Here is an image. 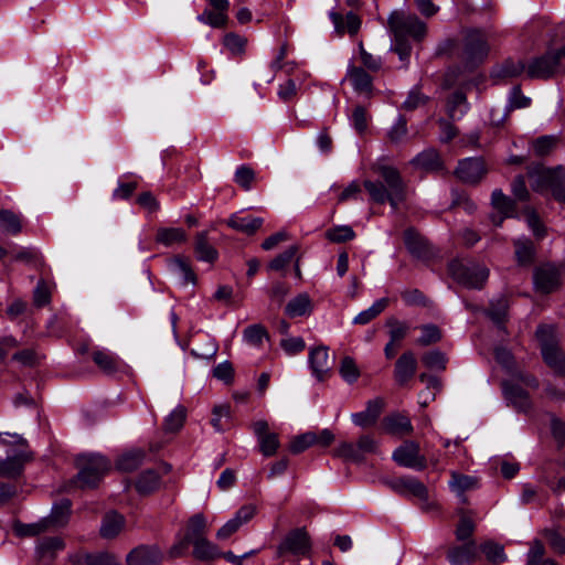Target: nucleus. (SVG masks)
<instances>
[{"instance_id":"obj_1","label":"nucleus","mask_w":565,"mask_h":565,"mask_svg":"<svg viewBox=\"0 0 565 565\" xmlns=\"http://www.w3.org/2000/svg\"><path fill=\"white\" fill-rule=\"evenodd\" d=\"M373 170L381 180H365L363 183L371 201L377 204L390 203L393 211H397L406 200V184L399 171L387 164H377Z\"/></svg>"},{"instance_id":"obj_2","label":"nucleus","mask_w":565,"mask_h":565,"mask_svg":"<svg viewBox=\"0 0 565 565\" xmlns=\"http://www.w3.org/2000/svg\"><path fill=\"white\" fill-rule=\"evenodd\" d=\"M79 469L74 482L82 489L94 488L109 470V461L100 455L79 456L76 460Z\"/></svg>"},{"instance_id":"obj_3","label":"nucleus","mask_w":565,"mask_h":565,"mask_svg":"<svg viewBox=\"0 0 565 565\" xmlns=\"http://www.w3.org/2000/svg\"><path fill=\"white\" fill-rule=\"evenodd\" d=\"M536 338L540 341L545 363L555 373L565 375V355L557 345L555 328L548 324L540 326L536 330Z\"/></svg>"},{"instance_id":"obj_4","label":"nucleus","mask_w":565,"mask_h":565,"mask_svg":"<svg viewBox=\"0 0 565 565\" xmlns=\"http://www.w3.org/2000/svg\"><path fill=\"white\" fill-rule=\"evenodd\" d=\"M388 28L394 36H411L415 41H422L427 33V25L414 13L393 11L388 17Z\"/></svg>"},{"instance_id":"obj_5","label":"nucleus","mask_w":565,"mask_h":565,"mask_svg":"<svg viewBox=\"0 0 565 565\" xmlns=\"http://www.w3.org/2000/svg\"><path fill=\"white\" fill-rule=\"evenodd\" d=\"M448 269L452 278L467 288L481 289L489 277L486 266L472 262L456 259L449 263Z\"/></svg>"},{"instance_id":"obj_6","label":"nucleus","mask_w":565,"mask_h":565,"mask_svg":"<svg viewBox=\"0 0 565 565\" xmlns=\"http://www.w3.org/2000/svg\"><path fill=\"white\" fill-rule=\"evenodd\" d=\"M489 53L486 35L479 30L467 32L459 57L466 67H473L481 63Z\"/></svg>"},{"instance_id":"obj_7","label":"nucleus","mask_w":565,"mask_h":565,"mask_svg":"<svg viewBox=\"0 0 565 565\" xmlns=\"http://www.w3.org/2000/svg\"><path fill=\"white\" fill-rule=\"evenodd\" d=\"M565 57V46L547 51L543 56L534 58L526 68L530 78L545 79L553 76L561 67V61Z\"/></svg>"},{"instance_id":"obj_8","label":"nucleus","mask_w":565,"mask_h":565,"mask_svg":"<svg viewBox=\"0 0 565 565\" xmlns=\"http://www.w3.org/2000/svg\"><path fill=\"white\" fill-rule=\"evenodd\" d=\"M311 551V540L305 527H297L286 534L277 546V556L291 554L297 557L308 556Z\"/></svg>"},{"instance_id":"obj_9","label":"nucleus","mask_w":565,"mask_h":565,"mask_svg":"<svg viewBox=\"0 0 565 565\" xmlns=\"http://www.w3.org/2000/svg\"><path fill=\"white\" fill-rule=\"evenodd\" d=\"M527 175L532 189L536 192H543L556 181H565V168L563 166L546 168L541 163H535L527 167Z\"/></svg>"},{"instance_id":"obj_10","label":"nucleus","mask_w":565,"mask_h":565,"mask_svg":"<svg viewBox=\"0 0 565 565\" xmlns=\"http://www.w3.org/2000/svg\"><path fill=\"white\" fill-rule=\"evenodd\" d=\"M384 484L391 490L403 497H414L423 501L426 507L428 503V489L427 487L415 477L404 476L397 478L385 479Z\"/></svg>"},{"instance_id":"obj_11","label":"nucleus","mask_w":565,"mask_h":565,"mask_svg":"<svg viewBox=\"0 0 565 565\" xmlns=\"http://www.w3.org/2000/svg\"><path fill=\"white\" fill-rule=\"evenodd\" d=\"M533 282L536 291L552 294L562 285L561 269L552 263L542 264L534 269Z\"/></svg>"},{"instance_id":"obj_12","label":"nucleus","mask_w":565,"mask_h":565,"mask_svg":"<svg viewBox=\"0 0 565 565\" xmlns=\"http://www.w3.org/2000/svg\"><path fill=\"white\" fill-rule=\"evenodd\" d=\"M392 458L401 467L419 471L427 467V460L426 457L420 454L419 444L413 440H407L397 447Z\"/></svg>"},{"instance_id":"obj_13","label":"nucleus","mask_w":565,"mask_h":565,"mask_svg":"<svg viewBox=\"0 0 565 565\" xmlns=\"http://www.w3.org/2000/svg\"><path fill=\"white\" fill-rule=\"evenodd\" d=\"M163 553L156 544H141L132 548L126 556L127 565H161Z\"/></svg>"},{"instance_id":"obj_14","label":"nucleus","mask_w":565,"mask_h":565,"mask_svg":"<svg viewBox=\"0 0 565 565\" xmlns=\"http://www.w3.org/2000/svg\"><path fill=\"white\" fill-rule=\"evenodd\" d=\"M252 429L257 437L259 450L265 457L274 456L279 446V438L276 433L269 431V425L266 420L259 419L252 424Z\"/></svg>"},{"instance_id":"obj_15","label":"nucleus","mask_w":565,"mask_h":565,"mask_svg":"<svg viewBox=\"0 0 565 565\" xmlns=\"http://www.w3.org/2000/svg\"><path fill=\"white\" fill-rule=\"evenodd\" d=\"M455 173L462 182L477 184L486 175L487 169L481 158H466L459 161Z\"/></svg>"},{"instance_id":"obj_16","label":"nucleus","mask_w":565,"mask_h":565,"mask_svg":"<svg viewBox=\"0 0 565 565\" xmlns=\"http://www.w3.org/2000/svg\"><path fill=\"white\" fill-rule=\"evenodd\" d=\"M309 364L317 380H324L333 365V359L330 358L328 348L320 345L311 349L309 352Z\"/></svg>"},{"instance_id":"obj_17","label":"nucleus","mask_w":565,"mask_h":565,"mask_svg":"<svg viewBox=\"0 0 565 565\" xmlns=\"http://www.w3.org/2000/svg\"><path fill=\"white\" fill-rule=\"evenodd\" d=\"M417 360L412 351L404 352L395 362L394 379L399 386H405L414 377Z\"/></svg>"},{"instance_id":"obj_18","label":"nucleus","mask_w":565,"mask_h":565,"mask_svg":"<svg viewBox=\"0 0 565 565\" xmlns=\"http://www.w3.org/2000/svg\"><path fill=\"white\" fill-rule=\"evenodd\" d=\"M404 243L407 250L416 258L425 259L431 255L427 239L414 228L404 232Z\"/></svg>"},{"instance_id":"obj_19","label":"nucleus","mask_w":565,"mask_h":565,"mask_svg":"<svg viewBox=\"0 0 565 565\" xmlns=\"http://www.w3.org/2000/svg\"><path fill=\"white\" fill-rule=\"evenodd\" d=\"M382 426L385 433L393 436H405L413 433L411 418L403 413H393L383 418Z\"/></svg>"},{"instance_id":"obj_20","label":"nucleus","mask_w":565,"mask_h":565,"mask_svg":"<svg viewBox=\"0 0 565 565\" xmlns=\"http://www.w3.org/2000/svg\"><path fill=\"white\" fill-rule=\"evenodd\" d=\"M505 398L520 412H527L532 407L529 394L516 383L505 381L502 383Z\"/></svg>"},{"instance_id":"obj_21","label":"nucleus","mask_w":565,"mask_h":565,"mask_svg":"<svg viewBox=\"0 0 565 565\" xmlns=\"http://www.w3.org/2000/svg\"><path fill=\"white\" fill-rule=\"evenodd\" d=\"M384 402L381 398H374L367 402L366 408L360 413L352 414V422L362 428L373 426L379 419Z\"/></svg>"},{"instance_id":"obj_22","label":"nucleus","mask_w":565,"mask_h":565,"mask_svg":"<svg viewBox=\"0 0 565 565\" xmlns=\"http://www.w3.org/2000/svg\"><path fill=\"white\" fill-rule=\"evenodd\" d=\"M92 360L105 374H114L121 367V360L108 349L96 348L92 351Z\"/></svg>"},{"instance_id":"obj_23","label":"nucleus","mask_w":565,"mask_h":565,"mask_svg":"<svg viewBox=\"0 0 565 565\" xmlns=\"http://www.w3.org/2000/svg\"><path fill=\"white\" fill-rule=\"evenodd\" d=\"M330 19L339 34H356L361 26L360 18L353 12H348L345 15H342L339 12L332 11L330 12Z\"/></svg>"},{"instance_id":"obj_24","label":"nucleus","mask_w":565,"mask_h":565,"mask_svg":"<svg viewBox=\"0 0 565 565\" xmlns=\"http://www.w3.org/2000/svg\"><path fill=\"white\" fill-rule=\"evenodd\" d=\"M477 558V545L469 541L461 546L451 547L447 553V559L451 565H463L475 562Z\"/></svg>"},{"instance_id":"obj_25","label":"nucleus","mask_w":565,"mask_h":565,"mask_svg":"<svg viewBox=\"0 0 565 565\" xmlns=\"http://www.w3.org/2000/svg\"><path fill=\"white\" fill-rule=\"evenodd\" d=\"M264 220L262 217H254L250 215L241 216L238 214H233L227 221L226 224L238 232H242L246 235L255 234L263 225Z\"/></svg>"},{"instance_id":"obj_26","label":"nucleus","mask_w":565,"mask_h":565,"mask_svg":"<svg viewBox=\"0 0 565 565\" xmlns=\"http://www.w3.org/2000/svg\"><path fill=\"white\" fill-rule=\"evenodd\" d=\"M347 77L351 82L354 90L360 94H370L372 92L373 78L371 75L362 67L350 66L348 68Z\"/></svg>"},{"instance_id":"obj_27","label":"nucleus","mask_w":565,"mask_h":565,"mask_svg":"<svg viewBox=\"0 0 565 565\" xmlns=\"http://www.w3.org/2000/svg\"><path fill=\"white\" fill-rule=\"evenodd\" d=\"M28 460H30V455L23 451L0 460V477L13 478L19 476Z\"/></svg>"},{"instance_id":"obj_28","label":"nucleus","mask_w":565,"mask_h":565,"mask_svg":"<svg viewBox=\"0 0 565 565\" xmlns=\"http://www.w3.org/2000/svg\"><path fill=\"white\" fill-rule=\"evenodd\" d=\"M207 533V522L206 518L202 513H196L192 515L186 524V530L184 534V539L190 542V544L200 541V539H205Z\"/></svg>"},{"instance_id":"obj_29","label":"nucleus","mask_w":565,"mask_h":565,"mask_svg":"<svg viewBox=\"0 0 565 565\" xmlns=\"http://www.w3.org/2000/svg\"><path fill=\"white\" fill-rule=\"evenodd\" d=\"M449 487L457 494V497H459L462 503H467L465 492L476 489L478 487V480L471 476L452 472Z\"/></svg>"},{"instance_id":"obj_30","label":"nucleus","mask_w":565,"mask_h":565,"mask_svg":"<svg viewBox=\"0 0 565 565\" xmlns=\"http://www.w3.org/2000/svg\"><path fill=\"white\" fill-rule=\"evenodd\" d=\"M125 526V518L117 512L107 513L100 525V535L104 539L111 540L115 539Z\"/></svg>"},{"instance_id":"obj_31","label":"nucleus","mask_w":565,"mask_h":565,"mask_svg":"<svg viewBox=\"0 0 565 565\" xmlns=\"http://www.w3.org/2000/svg\"><path fill=\"white\" fill-rule=\"evenodd\" d=\"M412 164L425 171H439L443 169V161L437 150L429 148L418 153Z\"/></svg>"},{"instance_id":"obj_32","label":"nucleus","mask_w":565,"mask_h":565,"mask_svg":"<svg viewBox=\"0 0 565 565\" xmlns=\"http://www.w3.org/2000/svg\"><path fill=\"white\" fill-rule=\"evenodd\" d=\"M312 310L311 299L308 294L302 292L292 298L286 306L285 312L290 318L309 315Z\"/></svg>"},{"instance_id":"obj_33","label":"nucleus","mask_w":565,"mask_h":565,"mask_svg":"<svg viewBox=\"0 0 565 565\" xmlns=\"http://www.w3.org/2000/svg\"><path fill=\"white\" fill-rule=\"evenodd\" d=\"M194 250L199 260L213 263L217 258V250L209 243L207 233L200 232L195 236Z\"/></svg>"},{"instance_id":"obj_34","label":"nucleus","mask_w":565,"mask_h":565,"mask_svg":"<svg viewBox=\"0 0 565 565\" xmlns=\"http://www.w3.org/2000/svg\"><path fill=\"white\" fill-rule=\"evenodd\" d=\"M186 238V233L181 227H159L156 234V242L168 247L184 243Z\"/></svg>"},{"instance_id":"obj_35","label":"nucleus","mask_w":565,"mask_h":565,"mask_svg":"<svg viewBox=\"0 0 565 565\" xmlns=\"http://www.w3.org/2000/svg\"><path fill=\"white\" fill-rule=\"evenodd\" d=\"M71 511V502L67 499L62 500L52 508L51 514L44 518L50 529L60 527L67 523Z\"/></svg>"},{"instance_id":"obj_36","label":"nucleus","mask_w":565,"mask_h":565,"mask_svg":"<svg viewBox=\"0 0 565 565\" xmlns=\"http://www.w3.org/2000/svg\"><path fill=\"white\" fill-rule=\"evenodd\" d=\"M160 487V476L156 470L149 469L142 472L137 482L136 489L141 494H148Z\"/></svg>"},{"instance_id":"obj_37","label":"nucleus","mask_w":565,"mask_h":565,"mask_svg":"<svg viewBox=\"0 0 565 565\" xmlns=\"http://www.w3.org/2000/svg\"><path fill=\"white\" fill-rule=\"evenodd\" d=\"M191 545H193V556L196 559L209 561L216 558L221 555V552L218 551L217 546L207 541L206 537L200 539V541H196Z\"/></svg>"},{"instance_id":"obj_38","label":"nucleus","mask_w":565,"mask_h":565,"mask_svg":"<svg viewBox=\"0 0 565 565\" xmlns=\"http://www.w3.org/2000/svg\"><path fill=\"white\" fill-rule=\"evenodd\" d=\"M145 452L140 449L124 454L117 460V468L125 472L136 470L143 461Z\"/></svg>"},{"instance_id":"obj_39","label":"nucleus","mask_w":565,"mask_h":565,"mask_svg":"<svg viewBox=\"0 0 565 565\" xmlns=\"http://www.w3.org/2000/svg\"><path fill=\"white\" fill-rule=\"evenodd\" d=\"M480 551L484 554L486 558L494 564H501L507 561L503 545L493 541H487L480 545Z\"/></svg>"},{"instance_id":"obj_40","label":"nucleus","mask_w":565,"mask_h":565,"mask_svg":"<svg viewBox=\"0 0 565 565\" xmlns=\"http://www.w3.org/2000/svg\"><path fill=\"white\" fill-rule=\"evenodd\" d=\"M525 68V64L521 60H507L494 72L499 78H512L521 75Z\"/></svg>"},{"instance_id":"obj_41","label":"nucleus","mask_w":565,"mask_h":565,"mask_svg":"<svg viewBox=\"0 0 565 565\" xmlns=\"http://www.w3.org/2000/svg\"><path fill=\"white\" fill-rule=\"evenodd\" d=\"M388 305L387 298H381L376 300L370 308L361 311L354 319L355 324H366L374 318H376Z\"/></svg>"},{"instance_id":"obj_42","label":"nucleus","mask_w":565,"mask_h":565,"mask_svg":"<svg viewBox=\"0 0 565 565\" xmlns=\"http://www.w3.org/2000/svg\"><path fill=\"white\" fill-rule=\"evenodd\" d=\"M186 418V409L178 405L164 419L163 428L166 431L175 433L180 430Z\"/></svg>"},{"instance_id":"obj_43","label":"nucleus","mask_w":565,"mask_h":565,"mask_svg":"<svg viewBox=\"0 0 565 565\" xmlns=\"http://www.w3.org/2000/svg\"><path fill=\"white\" fill-rule=\"evenodd\" d=\"M22 225L19 216L11 211H0V230L17 235L21 232Z\"/></svg>"},{"instance_id":"obj_44","label":"nucleus","mask_w":565,"mask_h":565,"mask_svg":"<svg viewBox=\"0 0 565 565\" xmlns=\"http://www.w3.org/2000/svg\"><path fill=\"white\" fill-rule=\"evenodd\" d=\"M298 253V246L291 245L285 249L281 254L277 255L269 264L268 269L280 271L284 270L296 257Z\"/></svg>"},{"instance_id":"obj_45","label":"nucleus","mask_w":565,"mask_h":565,"mask_svg":"<svg viewBox=\"0 0 565 565\" xmlns=\"http://www.w3.org/2000/svg\"><path fill=\"white\" fill-rule=\"evenodd\" d=\"M243 337L247 343L255 347L262 345L263 341L269 338L266 328L259 323L248 326L244 330Z\"/></svg>"},{"instance_id":"obj_46","label":"nucleus","mask_w":565,"mask_h":565,"mask_svg":"<svg viewBox=\"0 0 565 565\" xmlns=\"http://www.w3.org/2000/svg\"><path fill=\"white\" fill-rule=\"evenodd\" d=\"M491 202L495 210L504 216H512L514 211V202L507 196L501 190L497 189L492 192Z\"/></svg>"},{"instance_id":"obj_47","label":"nucleus","mask_w":565,"mask_h":565,"mask_svg":"<svg viewBox=\"0 0 565 565\" xmlns=\"http://www.w3.org/2000/svg\"><path fill=\"white\" fill-rule=\"evenodd\" d=\"M49 530H51V529L47 524V521H45V519H42L35 523H30V524L18 523L14 525V531L19 536H36V535L44 533Z\"/></svg>"},{"instance_id":"obj_48","label":"nucleus","mask_w":565,"mask_h":565,"mask_svg":"<svg viewBox=\"0 0 565 565\" xmlns=\"http://www.w3.org/2000/svg\"><path fill=\"white\" fill-rule=\"evenodd\" d=\"M334 456L353 462H362L363 456L360 454L356 444L343 441L333 451Z\"/></svg>"},{"instance_id":"obj_49","label":"nucleus","mask_w":565,"mask_h":565,"mask_svg":"<svg viewBox=\"0 0 565 565\" xmlns=\"http://www.w3.org/2000/svg\"><path fill=\"white\" fill-rule=\"evenodd\" d=\"M339 372L342 379L349 384L356 382L360 377V370L351 356H344L341 360Z\"/></svg>"},{"instance_id":"obj_50","label":"nucleus","mask_w":565,"mask_h":565,"mask_svg":"<svg viewBox=\"0 0 565 565\" xmlns=\"http://www.w3.org/2000/svg\"><path fill=\"white\" fill-rule=\"evenodd\" d=\"M459 514L460 520L455 534L458 541H466L473 534L476 525L473 520L467 515L465 511L460 510Z\"/></svg>"},{"instance_id":"obj_51","label":"nucleus","mask_w":565,"mask_h":565,"mask_svg":"<svg viewBox=\"0 0 565 565\" xmlns=\"http://www.w3.org/2000/svg\"><path fill=\"white\" fill-rule=\"evenodd\" d=\"M217 352V344L214 339L205 337L202 344H194L191 349V354L199 359H211Z\"/></svg>"},{"instance_id":"obj_52","label":"nucleus","mask_w":565,"mask_h":565,"mask_svg":"<svg viewBox=\"0 0 565 565\" xmlns=\"http://www.w3.org/2000/svg\"><path fill=\"white\" fill-rule=\"evenodd\" d=\"M388 327L390 339L393 342L399 343L408 333L411 327L405 321H399L395 318H390L386 322Z\"/></svg>"},{"instance_id":"obj_53","label":"nucleus","mask_w":565,"mask_h":565,"mask_svg":"<svg viewBox=\"0 0 565 565\" xmlns=\"http://www.w3.org/2000/svg\"><path fill=\"white\" fill-rule=\"evenodd\" d=\"M515 255L521 265H529L534 258V246L527 239H519L514 243Z\"/></svg>"},{"instance_id":"obj_54","label":"nucleus","mask_w":565,"mask_h":565,"mask_svg":"<svg viewBox=\"0 0 565 565\" xmlns=\"http://www.w3.org/2000/svg\"><path fill=\"white\" fill-rule=\"evenodd\" d=\"M326 237L333 243H344L355 237V233L349 225H341L329 228L326 232Z\"/></svg>"},{"instance_id":"obj_55","label":"nucleus","mask_w":565,"mask_h":565,"mask_svg":"<svg viewBox=\"0 0 565 565\" xmlns=\"http://www.w3.org/2000/svg\"><path fill=\"white\" fill-rule=\"evenodd\" d=\"M255 180V171L246 164L239 166L234 174V182L245 191L250 190Z\"/></svg>"},{"instance_id":"obj_56","label":"nucleus","mask_w":565,"mask_h":565,"mask_svg":"<svg viewBox=\"0 0 565 565\" xmlns=\"http://www.w3.org/2000/svg\"><path fill=\"white\" fill-rule=\"evenodd\" d=\"M313 445H316V433L308 431L295 437L289 445V449L294 454H300Z\"/></svg>"},{"instance_id":"obj_57","label":"nucleus","mask_w":565,"mask_h":565,"mask_svg":"<svg viewBox=\"0 0 565 565\" xmlns=\"http://www.w3.org/2000/svg\"><path fill=\"white\" fill-rule=\"evenodd\" d=\"M198 20L213 28H222L227 22V14L218 10H204L202 14L198 17Z\"/></svg>"},{"instance_id":"obj_58","label":"nucleus","mask_w":565,"mask_h":565,"mask_svg":"<svg viewBox=\"0 0 565 565\" xmlns=\"http://www.w3.org/2000/svg\"><path fill=\"white\" fill-rule=\"evenodd\" d=\"M468 109L467 98L462 92H455L448 100V113L455 118L457 113L462 115Z\"/></svg>"},{"instance_id":"obj_59","label":"nucleus","mask_w":565,"mask_h":565,"mask_svg":"<svg viewBox=\"0 0 565 565\" xmlns=\"http://www.w3.org/2000/svg\"><path fill=\"white\" fill-rule=\"evenodd\" d=\"M420 329L422 335L417 340L419 345L426 347L436 343L441 339V332L435 324H425Z\"/></svg>"},{"instance_id":"obj_60","label":"nucleus","mask_w":565,"mask_h":565,"mask_svg":"<svg viewBox=\"0 0 565 565\" xmlns=\"http://www.w3.org/2000/svg\"><path fill=\"white\" fill-rule=\"evenodd\" d=\"M213 417L211 419V424L216 431H224L227 426L222 423V419L225 418L228 420L231 418V408L228 405H218L213 408Z\"/></svg>"},{"instance_id":"obj_61","label":"nucleus","mask_w":565,"mask_h":565,"mask_svg":"<svg viewBox=\"0 0 565 565\" xmlns=\"http://www.w3.org/2000/svg\"><path fill=\"white\" fill-rule=\"evenodd\" d=\"M83 565H119L115 555L109 553L87 554L83 557Z\"/></svg>"},{"instance_id":"obj_62","label":"nucleus","mask_w":565,"mask_h":565,"mask_svg":"<svg viewBox=\"0 0 565 565\" xmlns=\"http://www.w3.org/2000/svg\"><path fill=\"white\" fill-rule=\"evenodd\" d=\"M422 361L425 366L429 369H437L444 371L446 369V356L440 351H430L423 355Z\"/></svg>"},{"instance_id":"obj_63","label":"nucleus","mask_w":565,"mask_h":565,"mask_svg":"<svg viewBox=\"0 0 565 565\" xmlns=\"http://www.w3.org/2000/svg\"><path fill=\"white\" fill-rule=\"evenodd\" d=\"M224 46L233 54H241L246 44V40L235 33H227L223 40Z\"/></svg>"},{"instance_id":"obj_64","label":"nucleus","mask_w":565,"mask_h":565,"mask_svg":"<svg viewBox=\"0 0 565 565\" xmlns=\"http://www.w3.org/2000/svg\"><path fill=\"white\" fill-rule=\"evenodd\" d=\"M64 548V542L61 537H45L38 544V551L44 555L46 553H53Z\"/></svg>"}]
</instances>
